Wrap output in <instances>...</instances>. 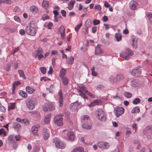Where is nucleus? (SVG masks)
<instances>
[{
  "mask_svg": "<svg viewBox=\"0 0 152 152\" xmlns=\"http://www.w3.org/2000/svg\"><path fill=\"white\" fill-rule=\"evenodd\" d=\"M133 54V51L129 48H126L125 51L120 53V56L126 60H129L131 56Z\"/></svg>",
  "mask_w": 152,
  "mask_h": 152,
  "instance_id": "nucleus-1",
  "label": "nucleus"
},
{
  "mask_svg": "<svg viewBox=\"0 0 152 152\" xmlns=\"http://www.w3.org/2000/svg\"><path fill=\"white\" fill-rule=\"evenodd\" d=\"M96 113L98 119L102 121H106V115L103 110L101 108H98L96 110Z\"/></svg>",
  "mask_w": 152,
  "mask_h": 152,
  "instance_id": "nucleus-2",
  "label": "nucleus"
},
{
  "mask_svg": "<svg viewBox=\"0 0 152 152\" xmlns=\"http://www.w3.org/2000/svg\"><path fill=\"white\" fill-rule=\"evenodd\" d=\"M78 87L79 89H77V91L79 94L84 99L86 98H87L86 96L85 93L83 92L84 91L86 93L87 92L88 90L86 86L81 85L79 86Z\"/></svg>",
  "mask_w": 152,
  "mask_h": 152,
  "instance_id": "nucleus-3",
  "label": "nucleus"
},
{
  "mask_svg": "<svg viewBox=\"0 0 152 152\" xmlns=\"http://www.w3.org/2000/svg\"><path fill=\"white\" fill-rule=\"evenodd\" d=\"M43 52V49L42 48L39 47L35 50L36 53H33L32 56L35 58L38 57V59L40 60L44 56L42 54Z\"/></svg>",
  "mask_w": 152,
  "mask_h": 152,
  "instance_id": "nucleus-4",
  "label": "nucleus"
},
{
  "mask_svg": "<svg viewBox=\"0 0 152 152\" xmlns=\"http://www.w3.org/2000/svg\"><path fill=\"white\" fill-rule=\"evenodd\" d=\"M53 142L55 143L56 147L60 149H64L65 147V145L61 142L59 139L55 137L53 140Z\"/></svg>",
  "mask_w": 152,
  "mask_h": 152,
  "instance_id": "nucleus-5",
  "label": "nucleus"
},
{
  "mask_svg": "<svg viewBox=\"0 0 152 152\" xmlns=\"http://www.w3.org/2000/svg\"><path fill=\"white\" fill-rule=\"evenodd\" d=\"M26 31L28 35L31 36H34L36 33V28L31 27V25L27 26L26 27Z\"/></svg>",
  "mask_w": 152,
  "mask_h": 152,
  "instance_id": "nucleus-6",
  "label": "nucleus"
},
{
  "mask_svg": "<svg viewBox=\"0 0 152 152\" xmlns=\"http://www.w3.org/2000/svg\"><path fill=\"white\" fill-rule=\"evenodd\" d=\"M37 103L35 100L30 99L26 102L27 107L30 110H33L35 108V105Z\"/></svg>",
  "mask_w": 152,
  "mask_h": 152,
  "instance_id": "nucleus-7",
  "label": "nucleus"
},
{
  "mask_svg": "<svg viewBox=\"0 0 152 152\" xmlns=\"http://www.w3.org/2000/svg\"><path fill=\"white\" fill-rule=\"evenodd\" d=\"M63 118L61 115H57L54 118V121L56 124L61 126L63 125Z\"/></svg>",
  "mask_w": 152,
  "mask_h": 152,
  "instance_id": "nucleus-8",
  "label": "nucleus"
},
{
  "mask_svg": "<svg viewBox=\"0 0 152 152\" xmlns=\"http://www.w3.org/2000/svg\"><path fill=\"white\" fill-rule=\"evenodd\" d=\"M124 112V108L121 107H117L115 108L114 112L117 118H118Z\"/></svg>",
  "mask_w": 152,
  "mask_h": 152,
  "instance_id": "nucleus-9",
  "label": "nucleus"
},
{
  "mask_svg": "<svg viewBox=\"0 0 152 152\" xmlns=\"http://www.w3.org/2000/svg\"><path fill=\"white\" fill-rule=\"evenodd\" d=\"M80 103L78 102L72 103L70 106V109L72 111L75 112L80 107Z\"/></svg>",
  "mask_w": 152,
  "mask_h": 152,
  "instance_id": "nucleus-10",
  "label": "nucleus"
},
{
  "mask_svg": "<svg viewBox=\"0 0 152 152\" xmlns=\"http://www.w3.org/2000/svg\"><path fill=\"white\" fill-rule=\"evenodd\" d=\"M42 134L44 139L45 140H47L50 135L49 130L46 128H44L42 132Z\"/></svg>",
  "mask_w": 152,
  "mask_h": 152,
  "instance_id": "nucleus-11",
  "label": "nucleus"
},
{
  "mask_svg": "<svg viewBox=\"0 0 152 152\" xmlns=\"http://www.w3.org/2000/svg\"><path fill=\"white\" fill-rule=\"evenodd\" d=\"M40 126L39 125H35L32 126L31 128V132L35 136H38V129L40 128Z\"/></svg>",
  "mask_w": 152,
  "mask_h": 152,
  "instance_id": "nucleus-12",
  "label": "nucleus"
},
{
  "mask_svg": "<svg viewBox=\"0 0 152 152\" xmlns=\"http://www.w3.org/2000/svg\"><path fill=\"white\" fill-rule=\"evenodd\" d=\"M137 5L138 4L137 2L134 0L131 1L129 3V8L132 10H136Z\"/></svg>",
  "mask_w": 152,
  "mask_h": 152,
  "instance_id": "nucleus-13",
  "label": "nucleus"
},
{
  "mask_svg": "<svg viewBox=\"0 0 152 152\" xmlns=\"http://www.w3.org/2000/svg\"><path fill=\"white\" fill-rule=\"evenodd\" d=\"M141 69L138 67H137L134 69L132 72V74L134 76H138L141 73Z\"/></svg>",
  "mask_w": 152,
  "mask_h": 152,
  "instance_id": "nucleus-14",
  "label": "nucleus"
},
{
  "mask_svg": "<svg viewBox=\"0 0 152 152\" xmlns=\"http://www.w3.org/2000/svg\"><path fill=\"white\" fill-rule=\"evenodd\" d=\"M58 95L59 96V105L60 107H62L63 105V98L62 91L60 90L58 93Z\"/></svg>",
  "mask_w": 152,
  "mask_h": 152,
  "instance_id": "nucleus-15",
  "label": "nucleus"
},
{
  "mask_svg": "<svg viewBox=\"0 0 152 152\" xmlns=\"http://www.w3.org/2000/svg\"><path fill=\"white\" fill-rule=\"evenodd\" d=\"M59 32L61 34L62 39H64L65 38V29L63 26H61L60 27Z\"/></svg>",
  "mask_w": 152,
  "mask_h": 152,
  "instance_id": "nucleus-16",
  "label": "nucleus"
},
{
  "mask_svg": "<svg viewBox=\"0 0 152 152\" xmlns=\"http://www.w3.org/2000/svg\"><path fill=\"white\" fill-rule=\"evenodd\" d=\"M147 130H148L150 134L148 135V138L152 139V125H149L146 128Z\"/></svg>",
  "mask_w": 152,
  "mask_h": 152,
  "instance_id": "nucleus-17",
  "label": "nucleus"
},
{
  "mask_svg": "<svg viewBox=\"0 0 152 152\" xmlns=\"http://www.w3.org/2000/svg\"><path fill=\"white\" fill-rule=\"evenodd\" d=\"M75 3V0L70 1L68 4V6L67 8L69 10H72L74 7Z\"/></svg>",
  "mask_w": 152,
  "mask_h": 152,
  "instance_id": "nucleus-18",
  "label": "nucleus"
},
{
  "mask_svg": "<svg viewBox=\"0 0 152 152\" xmlns=\"http://www.w3.org/2000/svg\"><path fill=\"white\" fill-rule=\"evenodd\" d=\"M67 138L69 140L73 141L75 139V135L73 132H69L67 133Z\"/></svg>",
  "mask_w": 152,
  "mask_h": 152,
  "instance_id": "nucleus-19",
  "label": "nucleus"
},
{
  "mask_svg": "<svg viewBox=\"0 0 152 152\" xmlns=\"http://www.w3.org/2000/svg\"><path fill=\"white\" fill-rule=\"evenodd\" d=\"M66 73V70L64 68H62L60 71L59 76L60 78L65 77Z\"/></svg>",
  "mask_w": 152,
  "mask_h": 152,
  "instance_id": "nucleus-20",
  "label": "nucleus"
},
{
  "mask_svg": "<svg viewBox=\"0 0 152 152\" xmlns=\"http://www.w3.org/2000/svg\"><path fill=\"white\" fill-rule=\"evenodd\" d=\"M49 5V3L48 1L43 0L42 2V7L45 9H47Z\"/></svg>",
  "mask_w": 152,
  "mask_h": 152,
  "instance_id": "nucleus-21",
  "label": "nucleus"
},
{
  "mask_svg": "<svg viewBox=\"0 0 152 152\" xmlns=\"http://www.w3.org/2000/svg\"><path fill=\"white\" fill-rule=\"evenodd\" d=\"M124 78V77L122 75L119 74L116 75L115 78V80L116 82H118L120 80H123Z\"/></svg>",
  "mask_w": 152,
  "mask_h": 152,
  "instance_id": "nucleus-22",
  "label": "nucleus"
},
{
  "mask_svg": "<svg viewBox=\"0 0 152 152\" xmlns=\"http://www.w3.org/2000/svg\"><path fill=\"white\" fill-rule=\"evenodd\" d=\"M95 53L96 55H99L103 53V51L99 46L97 45L95 49Z\"/></svg>",
  "mask_w": 152,
  "mask_h": 152,
  "instance_id": "nucleus-23",
  "label": "nucleus"
},
{
  "mask_svg": "<svg viewBox=\"0 0 152 152\" xmlns=\"http://www.w3.org/2000/svg\"><path fill=\"white\" fill-rule=\"evenodd\" d=\"M26 89V92L30 94H32L35 91V89L29 86H27Z\"/></svg>",
  "mask_w": 152,
  "mask_h": 152,
  "instance_id": "nucleus-24",
  "label": "nucleus"
},
{
  "mask_svg": "<svg viewBox=\"0 0 152 152\" xmlns=\"http://www.w3.org/2000/svg\"><path fill=\"white\" fill-rule=\"evenodd\" d=\"M51 117L50 114L47 115L45 118L44 123L46 124H48L50 122V118Z\"/></svg>",
  "mask_w": 152,
  "mask_h": 152,
  "instance_id": "nucleus-25",
  "label": "nucleus"
},
{
  "mask_svg": "<svg viewBox=\"0 0 152 152\" xmlns=\"http://www.w3.org/2000/svg\"><path fill=\"white\" fill-rule=\"evenodd\" d=\"M30 10L32 13H37L38 11V9L37 7L35 6H32L30 7Z\"/></svg>",
  "mask_w": 152,
  "mask_h": 152,
  "instance_id": "nucleus-26",
  "label": "nucleus"
},
{
  "mask_svg": "<svg viewBox=\"0 0 152 152\" xmlns=\"http://www.w3.org/2000/svg\"><path fill=\"white\" fill-rule=\"evenodd\" d=\"M71 152H84V149L81 147H78L74 149Z\"/></svg>",
  "mask_w": 152,
  "mask_h": 152,
  "instance_id": "nucleus-27",
  "label": "nucleus"
},
{
  "mask_svg": "<svg viewBox=\"0 0 152 152\" xmlns=\"http://www.w3.org/2000/svg\"><path fill=\"white\" fill-rule=\"evenodd\" d=\"M131 85L133 87H136L138 86L139 84L137 80H134L131 81Z\"/></svg>",
  "mask_w": 152,
  "mask_h": 152,
  "instance_id": "nucleus-28",
  "label": "nucleus"
},
{
  "mask_svg": "<svg viewBox=\"0 0 152 152\" xmlns=\"http://www.w3.org/2000/svg\"><path fill=\"white\" fill-rule=\"evenodd\" d=\"M60 78L61 79L64 85H66L68 84L69 80L66 76Z\"/></svg>",
  "mask_w": 152,
  "mask_h": 152,
  "instance_id": "nucleus-29",
  "label": "nucleus"
},
{
  "mask_svg": "<svg viewBox=\"0 0 152 152\" xmlns=\"http://www.w3.org/2000/svg\"><path fill=\"white\" fill-rule=\"evenodd\" d=\"M66 62L67 63L69 64H72L74 62V58L72 56L66 58Z\"/></svg>",
  "mask_w": 152,
  "mask_h": 152,
  "instance_id": "nucleus-30",
  "label": "nucleus"
},
{
  "mask_svg": "<svg viewBox=\"0 0 152 152\" xmlns=\"http://www.w3.org/2000/svg\"><path fill=\"white\" fill-rule=\"evenodd\" d=\"M81 120L82 122H86L89 118V117L87 115H83L81 117Z\"/></svg>",
  "mask_w": 152,
  "mask_h": 152,
  "instance_id": "nucleus-31",
  "label": "nucleus"
},
{
  "mask_svg": "<svg viewBox=\"0 0 152 152\" xmlns=\"http://www.w3.org/2000/svg\"><path fill=\"white\" fill-rule=\"evenodd\" d=\"M42 109L43 110L44 112H47L49 110L48 107V103L44 104L42 106Z\"/></svg>",
  "mask_w": 152,
  "mask_h": 152,
  "instance_id": "nucleus-32",
  "label": "nucleus"
},
{
  "mask_svg": "<svg viewBox=\"0 0 152 152\" xmlns=\"http://www.w3.org/2000/svg\"><path fill=\"white\" fill-rule=\"evenodd\" d=\"M115 38L117 41H120L122 38L121 34L120 33H116L115 34Z\"/></svg>",
  "mask_w": 152,
  "mask_h": 152,
  "instance_id": "nucleus-33",
  "label": "nucleus"
},
{
  "mask_svg": "<svg viewBox=\"0 0 152 152\" xmlns=\"http://www.w3.org/2000/svg\"><path fill=\"white\" fill-rule=\"evenodd\" d=\"M48 107L49 110L53 111L55 109V107L54 105L52 103H48Z\"/></svg>",
  "mask_w": 152,
  "mask_h": 152,
  "instance_id": "nucleus-34",
  "label": "nucleus"
},
{
  "mask_svg": "<svg viewBox=\"0 0 152 152\" xmlns=\"http://www.w3.org/2000/svg\"><path fill=\"white\" fill-rule=\"evenodd\" d=\"M15 107V103H11L8 104V110H9L14 109Z\"/></svg>",
  "mask_w": 152,
  "mask_h": 152,
  "instance_id": "nucleus-35",
  "label": "nucleus"
},
{
  "mask_svg": "<svg viewBox=\"0 0 152 152\" xmlns=\"http://www.w3.org/2000/svg\"><path fill=\"white\" fill-rule=\"evenodd\" d=\"M18 72L19 75H20V77H22V78L24 79H26V77L24 72L21 69L18 70Z\"/></svg>",
  "mask_w": 152,
  "mask_h": 152,
  "instance_id": "nucleus-36",
  "label": "nucleus"
},
{
  "mask_svg": "<svg viewBox=\"0 0 152 152\" xmlns=\"http://www.w3.org/2000/svg\"><path fill=\"white\" fill-rule=\"evenodd\" d=\"M140 110L139 107H136L134 108L132 110L131 113H138L140 112Z\"/></svg>",
  "mask_w": 152,
  "mask_h": 152,
  "instance_id": "nucleus-37",
  "label": "nucleus"
},
{
  "mask_svg": "<svg viewBox=\"0 0 152 152\" xmlns=\"http://www.w3.org/2000/svg\"><path fill=\"white\" fill-rule=\"evenodd\" d=\"M19 94L24 98H26L27 97V94L25 92L22 91H20L19 92Z\"/></svg>",
  "mask_w": 152,
  "mask_h": 152,
  "instance_id": "nucleus-38",
  "label": "nucleus"
},
{
  "mask_svg": "<svg viewBox=\"0 0 152 152\" xmlns=\"http://www.w3.org/2000/svg\"><path fill=\"white\" fill-rule=\"evenodd\" d=\"M132 45L134 48H136L137 47V42L134 38L132 39Z\"/></svg>",
  "mask_w": 152,
  "mask_h": 152,
  "instance_id": "nucleus-39",
  "label": "nucleus"
},
{
  "mask_svg": "<svg viewBox=\"0 0 152 152\" xmlns=\"http://www.w3.org/2000/svg\"><path fill=\"white\" fill-rule=\"evenodd\" d=\"M124 95L126 97L128 98H131L132 96V94L126 91L124 92Z\"/></svg>",
  "mask_w": 152,
  "mask_h": 152,
  "instance_id": "nucleus-40",
  "label": "nucleus"
},
{
  "mask_svg": "<svg viewBox=\"0 0 152 152\" xmlns=\"http://www.w3.org/2000/svg\"><path fill=\"white\" fill-rule=\"evenodd\" d=\"M92 102L93 103V104H94V106L96 105H99L101 104V101L99 100H96Z\"/></svg>",
  "mask_w": 152,
  "mask_h": 152,
  "instance_id": "nucleus-41",
  "label": "nucleus"
},
{
  "mask_svg": "<svg viewBox=\"0 0 152 152\" xmlns=\"http://www.w3.org/2000/svg\"><path fill=\"white\" fill-rule=\"evenodd\" d=\"M14 127L15 129H19L21 128V126L20 124L17 122L14 123Z\"/></svg>",
  "mask_w": 152,
  "mask_h": 152,
  "instance_id": "nucleus-42",
  "label": "nucleus"
},
{
  "mask_svg": "<svg viewBox=\"0 0 152 152\" xmlns=\"http://www.w3.org/2000/svg\"><path fill=\"white\" fill-rule=\"evenodd\" d=\"M14 137V136L13 135L9 136L8 138V141L12 143L14 142V141L13 140Z\"/></svg>",
  "mask_w": 152,
  "mask_h": 152,
  "instance_id": "nucleus-43",
  "label": "nucleus"
},
{
  "mask_svg": "<svg viewBox=\"0 0 152 152\" xmlns=\"http://www.w3.org/2000/svg\"><path fill=\"white\" fill-rule=\"evenodd\" d=\"M140 102V99L139 98H136L134 99L133 101V103L134 104H137L139 103Z\"/></svg>",
  "mask_w": 152,
  "mask_h": 152,
  "instance_id": "nucleus-44",
  "label": "nucleus"
},
{
  "mask_svg": "<svg viewBox=\"0 0 152 152\" xmlns=\"http://www.w3.org/2000/svg\"><path fill=\"white\" fill-rule=\"evenodd\" d=\"M82 127L85 129H89L91 128V126L86 124H84L82 125Z\"/></svg>",
  "mask_w": 152,
  "mask_h": 152,
  "instance_id": "nucleus-45",
  "label": "nucleus"
},
{
  "mask_svg": "<svg viewBox=\"0 0 152 152\" xmlns=\"http://www.w3.org/2000/svg\"><path fill=\"white\" fill-rule=\"evenodd\" d=\"M21 82L20 81H15L13 84V88H15L17 86L20 85Z\"/></svg>",
  "mask_w": 152,
  "mask_h": 152,
  "instance_id": "nucleus-46",
  "label": "nucleus"
},
{
  "mask_svg": "<svg viewBox=\"0 0 152 152\" xmlns=\"http://www.w3.org/2000/svg\"><path fill=\"white\" fill-rule=\"evenodd\" d=\"M109 144L107 142H104L103 148L104 149H108L109 148Z\"/></svg>",
  "mask_w": 152,
  "mask_h": 152,
  "instance_id": "nucleus-47",
  "label": "nucleus"
},
{
  "mask_svg": "<svg viewBox=\"0 0 152 152\" xmlns=\"http://www.w3.org/2000/svg\"><path fill=\"white\" fill-rule=\"evenodd\" d=\"M95 67H93L91 68V74L93 76H96L97 75V73L95 71Z\"/></svg>",
  "mask_w": 152,
  "mask_h": 152,
  "instance_id": "nucleus-48",
  "label": "nucleus"
},
{
  "mask_svg": "<svg viewBox=\"0 0 152 152\" xmlns=\"http://www.w3.org/2000/svg\"><path fill=\"white\" fill-rule=\"evenodd\" d=\"M82 25V24L81 23L77 25L75 28V30L77 32L79 30V29L81 26Z\"/></svg>",
  "mask_w": 152,
  "mask_h": 152,
  "instance_id": "nucleus-49",
  "label": "nucleus"
},
{
  "mask_svg": "<svg viewBox=\"0 0 152 152\" xmlns=\"http://www.w3.org/2000/svg\"><path fill=\"white\" fill-rule=\"evenodd\" d=\"M0 111L2 112H4L6 111L5 108L2 106L1 104H0Z\"/></svg>",
  "mask_w": 152,
  "mask_h": 152,
  "instance_id": "nucleus-50",
  "label": "nucleus"
},
{
  "mask_svg": "<svg viewBox=\"0 0 152 152\" xmlns=\"http://www.w3.org/2000/svg\"><path fill=\"white\" fill-rule=\"evenodd\" d=\"M11 66L10 63H9L7 64L6 67L5 68V69L7 71H9L10 70V68Z\"/></svg>",
  "mask_w": 152,
  "mask_h": 152,
  "instance_id": "nucleus-51",
  "label": "nucleus"
},
{
  "mask_svg": "<svg viewBox=\"0 0 152 152\" xmlns=\"http://www.w3.org/2000/svg\"><path fill=\"white\" fill-rule=\"evenodd\" d=\"M40 69L42 73L45 74L46 73V69L45 68L41 67L40 68Z\"/></svg>",
  "mask_w": 152,
  "mask_h": 152,
  "instance_id": "nucleus-52",
  "label": "nucleus"
},
{
  "mask_svg": "<svg viewBox=\"0 0 152 152\" xmlns=\"http://www.w3.org/2000/svg\"><path fill=\"white\" fill-rule=\"evenodd\" d=\"M104 142H99L97 143V145L100 148H103L104 145Z\"/></svg>",
  "mask_w": 152,
  "mask_h": 152,
  "instance_id": "nucleus-53",
  "label": "nucleus"
},
{
  "mask_svg": "<svg viewBox=\"0 0 152 152\" xmlns=\"http://www.w3.org/2000/svg\"><path fill=\"white\" fill-rule=\"evenodd\" d=\"M100 23V20H99L95 19L93 21V24L94 25L99 24Z\"/></svg>",
  "mask_w": 152,
  "mask_h": 152,
  "instance_id": "nucleus-54",
  "label": "nucleus"
},
{
  "mask_svg": "<svg viewBox=\"0 0 152 152\" xmlns=\"http://www.w3.org/2000/svg\"><path fill=\"white\" fill-rule=\"evenodd\" d=\"M36 117H37L38 119H39L40 118V115L39 113V112H37L35 114V115H34Z\"/></svg>",
  "mask_w": 152,
  "mask_h": 152,
  "instance_id": "nucleus-55",
  "label": "nucleus"
},
{
  "mask_svg": "<svg viewBox=\"0 0 152 152\" xmlns=\"http://www.w3.org/2000/svg\"><path fill=\"white\" fill-rule=\"evenodd\" d=\"M58 53V51L57 50H53L51 51V56H53L57 54Z\"/></svg>",
  "mask_w": 152,
  "mask_h": 152,
  "instance_id": "nucleus-56",
  "label": "nucleus"
},
{
  "mask_svg": "<svg viewBox=\"0 0 152 152\" xmlns=\"http://www.w3.org/2000/svg\"><path fill=\"white\" fill-rule=\"evenodd\" d=\"M61 13L62 15L64 17H66V11L64 10H62L61 11Z\"/></svg>",
  "mask_w": 152,
  "mask_h": 152,
  "instance_id": "nucleus-57",
  "label": "nucleus"
},
{
  "mask_svg": "<svg viewBox=\"0 0 152 152\" xmlns=\"http://www.w3.org/2000/svg\"><path fill=\"white\" fill-rule=\"evenodd\" d=\"M53 24L51 22H49L47 26V27L48 29H51L53 26Z\"/></svg>",
  "mask_w": 152,
  "mask_h": 152,
  "instance_id": "nucleus-58",
  "label": "nucleus"
},
{
  "mask_svg": "<svg viewBox=\"0 0 152 152\" xmlns=\"http://www.w3.org/2000/svg\"><path fill=\"white\" fill-rule=\"evenodd\" d=\"M19 34L21 35H24L25 33V31L23 29H21L19 30Z\"/></svg>",
  "mask_w": 152,
  "mask_h": 152,
  "instance_id": "nucleus-59",
  "label": "nucleus"
},
{
  "mask_svg": "<svg viewBox=\"0 0 152 152\" xmlns=\"http://www.w3.org/2000/svg\"><path fill=\"white\" fill-rule=\"evenodd\" d=\"M87 95H88L89 96L92 98H94V95H93L92 93H90L88 92V91L86 93Z\"/></svg>",
  "mask_w": 152,
  "mask_h": 152,
  "instance_id": "nucleus-60",
  "label": "nucleus"
},
{
  "mask_svg": "<svg viewBox=\"0 0 152 152\" xmlns=\"http://www.w3.org/2000/svg\"><path fill=\"white\" fill-rule=\"evenodd\" d=\"M22 121L25 124H28L29 123V121H28V120L26 118L23 119L22 120Z\"/></svg>",
  "mask_w": 152,
  "mask_h": 152,
  "instance_id": "nucleus-61",
  "label": "nucleus"
},
{
  "mask_svg": "<svg viewBox=\"0 0 152 152\" xmlns=\"http://www.w3.org/2000/svg\"><path fill=\"white\" fill-rule=\"evenodd\" d=\"M86 24H88V26H89L91 24V20L90 19H87L86 22Z\"/></svg>",
  "mask_w": 152,
  "mask_h": 152,
  "instance_id": "nucleus-62",
  "label": "nucleus"
},
{
  "mask_svg": "<svg viewBox=\"0 0 152 152\" xmlns=\"http://www.w3.org/2000/svg\"><path fill=\"white\" fill-rule=\"evenodd\" d=\"M15 137L16 139V140L17 141H19L21 138V137H20L19 135H16L15 136Z\"/></svg>",
  "mask_w": 152,
  "mask_h": 152,
  "instance_id": "nucleus-63",
  "label": "nucleus"
},
{
  "mask_svg": "<svg viewBox=\"0 0 152 152\" xmlns=\"http://www.w3.org/2000/svg\"><path fill=\"white\" fill-rule=\"evenodd\" d=\"M49 19V16L47 15H43L42 18V20H44Z\"/></svg>",
  "mask_w": 152,
  "mask_h": 152,
  "instance_id": "nucleus-64",
  "label": "nucleus"
}]
</instances>
